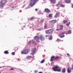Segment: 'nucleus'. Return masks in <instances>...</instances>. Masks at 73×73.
I'll return each instance as SVG.
<instances>
[{
  "label": "nucleus",
  "instance_id": "1",
  "mask_svg": "<svg viewBox=\"0 0 73 73\" xmlns=\"http://www.w3.org/2000/svg\"><path fill=\"white\" fill-rule=\"evenodd\" d=\"M59 68L60 67L58 65H55L52 68V69L54 71V72H61V69L60 68Z\"/></svg>",
  "mask_w": 73,
  "mask_h": 73
},
{
  "label": "nucleus",
  "instance_id": "24",
  "mask_svg": "<svg viewBox=\"0 0 73 73\" xmlns=\"http://www.w3.org/2000/svg\"><path fill=\"white\" fill-rule=\"evenodd\" d=\"M60 4H61V2H59L58 3L57 5H56V7H59V6L60 5Z\"/></svg>",
  "mask_w": 73,
  "mask_h": 73
},
{
  "label": "nucleus",
  "instance_id": "46",
  "mask_svg": "<svg viewBox=\"0 0 73 73\" xmlns=\"http://www.w3.org/2000/svg\"><path fill=\"white\" fill-rule=\"evenodd\" d=\"M23 28H25V26H24L23 27Z\"/></svg>",
  "mask_w": 73,
  "mask_h": 73
},
{
  "label": "nucleus",
  "instance_id": "7",
  "mask_svg": "<svg viewBox=\"0 0 73 73\" xmlns=\"http://www.w3.org/2000/svg\"><path fill=\"white\" fill-rule=\"evenodd\" d=\"M39 38L42 41H44V40H45L44 37V36H43L42 35H41L39 36Z\"/></svg>",
  "mask_w": 73,
  "mask_h": 73
},
{
  "label": "nucleus",
  "instance_id": "40",
  "mask_svg": "<svg viewBox=\"0 0 73 73\" xmlns=\"http://www.w3.org/2000/svg\"><path fill=\"white\" fill-rule=\"evenodd\" d=\"M48 35H46V37H48Z\"/></svg>",
  "mask_w": 73,
  "mask_h": 73
},
{
  "label": "nucleus",
  "instance_id": "29",
  "mask_svg": "<svg viewBox=\"0 0 73 73\" xmlns=\"http://www.w3.org/2000/svg\"><path fill=\"white\" fill-rule=\"evenodd\" d=\"M70 22H69V23H68V24L67 23L66 25L67 26H69V25H70Z\"/></svg>",
  "mask_w": 73,
  "mask_h": 73
},
{
  "label": "nucleus",
  "instance_id": "19",
  "mask_svg": "<svg viewBox=\"0 0 73 73\" xmlns=\"http://www.w3.org/2000/svg\"><path fill=\"white\" fill-rule=\"evenodd\" d=\"M65 5H63L62 4H60V7H61L64 8V7H65Z\"/></svg>",
  "mask_w": 73,
  "mask_h": 73
},
{
  "label": "nucleus",
  "instance_id": "44",
  "mask_svg": "<svg viewBox=\"0 0 73 73\" xmlns=\"http://www.w3.org/2000/svg\"><path fill=\"white\" fill-rule=\"evenodd\" d=\"M11 8H14V7H13Z\"/></svg>",
  "mask_w": 73,
  "mask_h": 73
},
{
  "label": "nucleus",
  "instance_id": "18",
  "mask_svg": "<svg viewBox=\"0 0 73 73\" xmlns=\"http://www.w3.org/2000/svg\"><path fill=\"white\" fill-rule=\"evenodd\" d=\"M62 73H65V72H66V69L65 68H63L62 69Z\"/></svg>",
  "mask_w": 73,
  "mask_h": 73
},
{
  "label": "nucleus",
  "instance_id": "9",
  "mask_svg": "<svg viewBox=\"0 0 73 73\" xmlns=\"http://www.w3.org/2000/svg\"><path fill=\"white\" fill-rule=\"evenodd\" d=\"M44 11L46 13H50V10L48 8H46L44 9Z\"/></svg>",
  "mask_w": 73,
  "mask_h": 73
},
{
  "label": "nucleus",
  "instance_id": "37",
  "mask_svg": "<svg viewBox=\"0 0 73 73\" xmlns=\"http://www.w3.org/2000/svg\"><path fill=\"white\" fill-rule=\"evenodd\" d=\"M67 56H70V54H69V53H67Z\"/></svg>",
  "mask_w": 73,
  "mask_h": 73
},
{
  "label": "nucleus",
  "instance_id": "17",
  "mask_svg": "<svg viewBox=\"0 0 73 73\" xmlns=\"http://www.w3.org/2000/svg\"><path fill=\"white\" fill-rule=\"evenodd\" d=\"M29 43L30 44H35V41L32 40L29 41Z\"/></svg>",
  "mask_w": 73,
  "mask_h": 73
},
{
  "label": "nucleus",
  "instance_id": "5",
  "mask_svg": "<svg viewBox=\"0 0 73 73\" xmlns=\"http://www.w3.org/2000/svg\"><path fill=\"white\" fill-rule=\"evenodd\" d=\"M53 32V29H49L45 31L46 33V34H50Z\"/></svg>",
  "mask_w": 73,
  "mask_h": 73
},
{
  "label": "nucleus",
  "instance_id": "38",
  "mask_svg": "<svg viewBox=\"0 0 73 73\" xmlns=\"http://www.w3.org/2000/svg\"><path fill=\"white\" fill-rule=\"evenodd\" d=\"M35 11H38V9H35Z\"/></svg>",
  "mask_w": 73,
  "mask_h": 73
},
{
  "label": "nucleus",
  "instance_id": "16",
  "mask_svg": "<svg viewBox=\"0 0 73 73\" xmlns=\"http://www.w3.org/2000/svg\"><path fill=\"white\" fill-rule=\"evenodd\" d=\"M34 39L35 40H37V41L39 40V37H38L37 36H35L34 37Z\"/></svg>",
  "mask_w": 73,
  "mask_h": 73
},
{
  "label": "nucleus",
  "instance_id": "14",
  "mask_svg": "<svg viewBox=\"0 0 73 73\" xmlns=\"http://www.w3.org/2000/svg\"><path fill=\"white\" fill-rule=\"evenodd\" d=\"M60 29H56V31H60L61 30V29H62V28H63V26L62 25H60Z\"/></svg>",
  "mask_w": 73,
  "mask_h": 73
},
{
  "label": "nucleus",
  "instance_id": "39",
  "mask_svg": "<svg viewBox=\"0 0 73 73\" xmlns=\"http://www.w3.org/2000/svg\"><path fill=\"white\" fill-rule=\"evenodd\" d=\"M10 70H14V69H13V68H11V69H10Z\"/></svg>",
  "mask_w": 73,
  "mask_h": 73
},
{
  "label": "nucleus",
  "instance_id": "2",
  "mask_svg": "<svg viewBox=\"0 0 73 73\" xmlns=\"http://www.w3.org/2000/svg\"><path fill=\"white\" fill-rule=\"evenodd\" d=\"M7 2V0H2L0 2V6L2 8H3L4 7V5H5Z\"/></svg>",
  "mask_w": 73,
  "mask_h": 73
},
{
  "label": "nucleus",
  "instance_id": "28",
  "mask_svg": "<svg viewBox=\"0 0 73 73\" xmlns=\"http://www.w3.org/2000/svg\"><path fill=\"white\" fill-rule=\"evenodd\" d=\"M48 17H52V14H50L48 15Z\"/></svg>",
  "mask_w": 73,
  "mask_h": 73
},
{
  "label": "nucleus",
  "instance_id": "13",
  "mask_svg": "<svg viewBox=\"0 0 73 73\" xmlns=\"http://www.w3.org/2000/svg\"><path fill=\"white\" fill-rule=\"evenodd\" d=\"M72 68L70 67L68 68L67 69V72L68 73L71 72V70H72Z\"/></svg>",
  "mask_w": 73,
  "mask_h": 73
},
{
  "label": "nucleus",
  "instance_id": "25",
  "mask_svg": "<svg viewBox=\"0 0 73 73\" xmlns=\"http://www.w3.org/2000/svg\"><path fill=\"white\" fill-rule=\"evenodd\" d=\"M32 57L31 56H27L26 57V58L27 59H28V58H32Z\"/></svg>",
  "mask_w": 73,
  "mask_h": 73
},
{
  "label": "nucleus",
  "instance_id": "15",
  "mask_svg": "<svg viewBox=\"0 0 73 73\" xmlns=\"http://www.w3.org/2000/svg\"><path fill=\"white\" fill-rule=\"evenodd\" d=\"M59 14H60L59 13H56L54 16V17L55 18H57V17H58Z\"/></svg>",
  "mask_w": 73,
  "mask_h": 73
},
{
  "label": "nucleus",
  "instance_id": "10",
  "mask_svg": "<svg viewBox=\"0 0 73 73\" xmlns=\"http://www.w3.org/2000/svg\"><path fill=\"white\" fill-rule=\"evenodd\" d=\"M55 56H52L51 57L50 59V61H55Z\"/></svg>",
  "mask_w": 73,
  "mask_h": 73
},
{
  "label": "nucleus",
  "instance_id": "41",
  "mask_svg": "<svg viewBox=\"0 0 73 73\" xmlns=\"http://www.w3.org/2000/svg\"><path fill=\"white\" fill-rule=\"evenodd\" d=\"M59 58L61 59V58H62V57H59Z\"/></svg>",
  "mask_w": 73,
  "mask_h": 73
},
{
  "label": "nucleus",
  "instance_id": "43",
  "mask_svg": "<svg viewBox=\"0 0 73 73\" xmlns=\"http://www.w3.org/2000/svg\"><path fill=\"white\" fill-rule=\"evenodd\" d=\"M22 30H23L24 29V28H22Z\"/></svg>",
  "mask_w": 73,
  "mask_h": 73
},
{
  "label": "nucleus",
  "instance_id": "30",
  "mask_svg": "<svg viewBox=\"0 0 73 73\" xmlns=\"http://www.w3.org/2000/svg\"><path fill=\"white\" fill-rule=\"evenodd\" d=\"M11 54L12 55H13V56H14V55H15V52H12Z\"/></svg>",
  "mask_w": 73,
  "mask_h": 73
},
{
  "label": "nucleus",
  "instance_id": "23",
  "mask_svg": "<svg viewBox=\"0 0 73 73\" xmlns=\"http://www.w3.org/2000/svg\"><path fill=\"white\" fill-rule=\"evenodd\" d=\"M59 59V57L58 56H56V57H55V60H57Z\"/></svg>",
  "mask_w": 73,
  "mask_h": 73
},
{
  "label": "nucleus",
  "instance_id": "26",
  "mask_svg": "<svg viewBox=\"0 0 73 73\" xmlns=\"http://www.w3.org/2000/svg\"><path fill=\"white\" fill-rule=\"evenodd\" d=\"M45 62V60L44 59H43V60H42L40 62L41 64H42V63H44Z\"/></svg>",
  "mask_w": 73,
  "mask_h": 73
},
{
  "label": "nucleus",
  "instance_id": "31",
  "mask_svg": "<svg viewBox=\"0 0 73 73\" xmlns=\"http://www.w3.org/2000/svg\"><path fill=\"white\" fill-rule=\"evenodd\" d=\"M33 19H34V17H32L30 18V20L32 21V20H33Z\"/></svg>",
  "mask_w": 73,
  "mask_h": 73
},
{
  "label": "nucleus",
  "instance_id": "12",
  "mask_svg": "<svg viewBox=\"0 0 73 73\" xmlns=\"http://www.w3.org/2000/svg\"><path fill=\"white\" fill-rule=\"evenodd\" d=\"M51 3L54 4L56 2V0H50Z\"/></svg>",
  "mask_w": 73,
  "mask_h": 73
},
{
  "label": "nucleus",
  "instance_id": "11",
  "mask_svg": "<svg viewBox=\"0 0 73 73\" xmlns=\"http://www.w3.org/2000/svg\"><path fill=\"white\" fill-rule=\"evenodd\" d=\"M36 48H34L33 50H32V53H31V54H34L36 52Z\"/></svg>",
  "mask_w": 73,
  "mask_h": 73
},
{
  "label": "nucleus",
  "instance_id": "32",
  "mask_svg": "<svg viewBox=\"0 0 73 73\" xmlns=\"http://www.w3.org/2000/svg\"><path fill=\"white\" fill-rule=\"evenodd\" d=\"M64 3H68V0H65Z\"/></svg>",
  "mask_w": 73,
  "mask_h": 73
},
{
  "label": "nucleus",
  "instance_id": "47",
  "mask_svg": "<svg viewBox=\"0 0 73 73\" xmlns=\"http://www.w3.org/2000/svg\"><path fill=\"white\" fill-rule=\"evenodd\" d=\"M35 73H36V72H37V71H35Z\"/></svg>",
  "mask_w": 73,
  "mask_h": 73
},
{
  "label": "nucleus",
  "instance_id": "8",
  "mask_svg": "<svg viewBox=\"0 0 73 73\" xmlns=\"http://www.w3.org/2000/svg\"><path fill=\"white\" fill-rule=\"evenodd\" d=\"M57 21L56 20H52V21H49V23L50 24H54V23H56Z\"/></svg>",
  "mask_w": 73,
  "mask_h": 73
},
{
  "label": "nucleus",
  "instance_id": "6",
  "mask_svg": "<svg viewBox=\"0 0 73 73\" xmlns=\"http://www.w3.org/2000/svg\"><path fill=\"white\" fill-rule=\"evenodd\" d=\"M65 33H66V32L62 33L60 35H58V36L60 38H63L65 37V35H64Z\"/></svg>",
  "mask_w": 73,
  "mask_h": 73
},
{
  "label": "nucleus",
  "instance_id": "45",
  "mask_svg": "<svg viewBox=\"0 0 73 73\" xmlns=\"http://www.w3.org/2000/svg\"><path fill=\"white\" fill-rule=\"evenodd\" d=\"M60 8L59 7H58V8L57 9H58Z\"/></svg>",
  "mask_w": 73,
  "mask_h": 73
},
{
  "label": "nucleus",
  "instance_id": "49",
  "mask_svg": "<svg viewBox=\"0 0 73 73\" xmlns=\"http://www.w3.org/2000/svg\"><path fill=\"white\" fill-rule=\"evenodd\" d=\"M0 73H1V72H0Z\"/></svg>",
  "mask_w": 73,
  "mask_h": 73
},
{
  "label": "nucleus",
  "instance_id": "3",
  "mask_svg": "<svg viewBox=\"0 0 73 73\" xmlns=\"http://www.w3.org/2000/svg\"><path fill=\"white\" fill-rule=\"evenodd\" d=\"M38 1V0H30V2L29 5L30 6L33 7V6L35 5V3H36V2H37Z\"/></svg>",
  "mask_w": 73,
  "mask_h": 73
},
{
  "label": "nucleus",
  "instance_id": "42",
  "mask_svg": "<svg viewBox=\"0 0 73 73\" xmlns=\"http://www.w3.org/2000/svg\"><path fill=\"white\" fill-rule=\"evenodd\" d=\"M72 8H73V4L72 5Z\"/></svg>",
  "mask_w": 73,
  "mask_h": 73
},
{
  "label": "nucleus",
  "instance_id": "34",
  "mask_svg": "<svg viewBox=\"0 0 73 73\" xmlns=\"http://www.w3.org/2000/svg\"><path fill=\"white\" fill-rule=\"evenodd\" d=\"M68 3H70L71 2V1L70 0H67Z\"/></svg>",
  "mask_w": 73,
  "mask_h": 73
},
{
  "label": "nucleus",
  "instance_id": "36",
  "mask_svg": "<svg viewBox=\"0 0 73 73\" xmlns=\"http://www.w3.org/2000/svg\"><path fill=\"white\" fill-rule=\"evenodd\" d=\"M72 70H73V65H72Z\"/></svg>",
  "mask_w": 73,
  "mask_h": 73
},
{
  "label": "nucleus",
  "instance_id": "22",
  "mask_svg": "<svg viewBox=\"0 0 73 73\" xmlns=\"http://www.w3.org/2000/svg\"><path fill=\"white\" fill-rule=\"evenodd\" d=\"M4 53L5 54H9V52L7 50L5 51Z\"/></svg>",
  "mask_w": 73,
  "mask_h": 73
},
{
  "label": "nucleus",
  "instance_id": "21",
  "mask_svg": "<svg viewBox=\"0 0 73 73\" xmlns=\"http://www.w3.org/2000/svg\"><path fill=\"white\" fill-rule=\"evenodd\" d=\"M68 20H64L63 21V23L64 24H65V23H68Z\"/></svg>",
  "mask_w": 73,
  "mask_h": 73
},
{
  "label": "nucleus",
  "instance_id": "20",
  "mask_svg": "<svg viewBox=\"0 0 73 73\" xmlns=\"http://www.w3.org/2000/svg\"><path fill=\"white\" fill-rule=\"evenodd\" d=\"M68 33H66V35H68V34H70L71 33V30H68Z\"/></svg>",
  "mask_w": 73,
  "mask_h": 73
},
{
  "label": "nucleus",
  "instance_id": "48",
  "mask_svg": "<svg viewBox=\"0 0 73 73\" xmlns=\"http://www.w3.org/2000/svg\"><path fill=\"white\" fill-rule=\"evenodd\" d=\"M53 62L51 63V64H52Z\"/></svg>",
  "mask_w": 73,
  "mask_h": 73
},
{
  "label": "nucleus",
  "instance_id": "27",
  "mask_svg": "<svg viewBox=\"0 0 73 73\" xmlns=\"http://www.w3.org/2000/svg\"><path fill=\"white\" fill-rule=\"evenodd\" d=\"M47 27V25L46 24H45L44 25V29H46Z\"/></svg>",
  "mask_w": 73,
  "mask_h": 73
},
{
  "label": "nucleus",
  "instance_id": "4",
  "mask_svg": "<svg viewBox=\"0 0 73 73\" xmlns=\"http://www.w3.org/2000/svg\"><path fill=\"white\" fill-rule=\"evenodd\" d=\"M30 51L29 49H25L23 51L21 52V54H27L28 53V52Z\"/></svg>",
  "mask_w": 73,
  "mask_h": 73
},
{
  "label": "nucleus",
  "instance_id": "35",
  "mask_svg": "<svg viewBox=\"0 0 73 73\" xmlns=\"http://www.w3.org/2000/svg\"><path fill=\"white\" fill-rule=\"evenodd\" d=\"M44 20L42 19L41 21L40 22L41 23H43V22H44Z\"/></svg>",
  "mask_w": 73,
  "mask_h": 73
},
{
  "label": "nucleus",
  "instance_id": "33",
  "mask_svg": "<svg viewBox=\"0 0 73 73\" xmlns=\"http://www.w3.org/2000/svg\"><path fill=\"white\" fill-rule=\"evenodd\" d=\"M52 36L50 35L49 38L50 40H52Z\"/></svg>",
  "mask_w": 73,
  "mask_h": 73
}]
</instances>
